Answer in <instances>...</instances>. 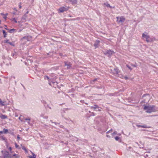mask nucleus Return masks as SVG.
<instances>
[{
  "label": "nucleus",
  "instance_id": "f257e3e1",
  "mask_svg": "<svg viewBox=\"0 0 158 158\" xmlns=\"http://www.w3.org/2000/svg\"><path fill=\"white\" fill-rule=\"evenodd\" d=\"M143 106H144L143 109L144 110H146V112L147 113H150L156 111L155 109V106L154 105L149 106L144 105Z\"/></svg>",
  "mask_w": 158,
  "mask_h": 158
},
{
  "label": "nucleus",
  "instance_id": "f03ea898",
  "mask_svg": "<svg viewBox=\"0 0 158 158\" xmlns=\"http://www.w3.org/2000/svg\"><path fill=\"white\" fill-rule=\"evenodd\" d=\"M1 152L3 154V157L0 156L1 158H11L12 157L11 155L9 154L8 152H4L3 151H2Z\"/></svg>",
  "mask_w": 158,
  "mask_h": 158
},
{
  "label": "nucleus",
  "instance_id": "7ed1b4c3",
  "mask_svg": "<svg viewBox=\"0 0 158 158\" xmlns=\"http://www.w3.org/2000/svg\"><path fill=\"white\" fill-rule=\"evenodd\" d=\"M142 37L145 38L146 39V41L147 42H151L153 41V39L150 37L148 35H145L144 33L142 34Z\"/></svg>",
  "mask_w": 158,
  "mask_h": 158
},
{
  "label": "nucleus",
  "instance_id": "20e7f679",
  "mask_svg": "<svg viewBox=\"0 0 158 158\" xmlns=\"http://www.w3.org/2000/svg\"><path fill=\"white\" fill-rule=\"evenodd\" d=\"M116 18L117 21L119 23H123L125 20V18L123 16L117 17Z\"/></svg>",
  "mask_w": 158,
  "mask_h": 158
},
{
  "label": "nucleus",
  "instance_id": "39448f33",
  "mask_svg": "<svg viewBox=\"0 0 158 158\" xmlns=\"http://www.w3.org/2000/svg\"><path fill=\"white\" fill-rule=\"evenodd\" d=\"M104 53L105 55H108V56H110L114 53V52L110 50H108L104 52Z\"/></svg>",
  "mask_w": 158,
  "mask_h": 158
},
{
  "label": "nucleus",
  "instance_id": "423d86ee",
  "mask_svg": "<svg viewBox=\"0 0 158 158\" xmlns=\"http://www.w3.org/2000/svg\"><path fill=\"white\" fill-rule=\"evenodd\" d=\"M64 66H67V69H69L71 68L72 64L70 62L65 61L64 62Z\"/></svg>",
  "mask_w": 158,
  "mask_h": 158
},
{
  "label": "nucleus",
  "instance_id": "0eeeda50",
  "mask_svg": "<svg viewBox=\"0 0 158 158\" xmlns=\"http://www.w3.org/2000/svg\"><path fill=\"white\" fill-rule=\"evenodd\" d=\"M68 9V8H65L64 7H60L59 9V10L60 11V12H63L64 11H66Z\"/></svg>",
  "mask_w": 158,
  "mask_h": 158
},
{
  "label": "nucleus",
  "instance_id": "6e6552de",
  "mask_svg": "<svg viewBox=\"0 0 158 158\" xmlns=\"http://www.w3.org/2000/svg\"><path fill=\"white\" fill-rule=\"evenodd\" d=\"M32 38L31 36H27L23 37L22 38V40L26 39L28 41H30L31 40Z\"/></svg>",
  "mask_w": 158,
  "mask_h": 158
},
{
  "label": "nucleus",
  "instance_id": "1a4fd4ad",
  "mask_svg": "<svg viewBox=\"0 0 158 158\" xmlns=\"http://www.w3.org/2000/svg\"><path fill=\"white\" fill-rule=\"evenodd\" d=\"M100 41L98 40H97L94 44V46L95 48H98L99 46V43Z\"/></svg>",
  "mask_w": 158,
  "mask_h": 158
},
{
  "label": "nucleus",
  "instance_id": "9d476101",
  "mask_svg": "<svg viewBox=\"0 0 158 158\" xmlns=\"http://www.w3.org/2000/svg\"><path fill=\"white\" fill-rule=\"evenodd\" d=\"M145 97H146V98L145 99L144 101H143L144 102L146 101V99H149L150 98L149 95L148 94H143L142 96V98H143Z\"/></svg>",
  "mask_w": 158,
  "mask_h": 158
},
{
  "label": "nucleus",
  "instance_id": "9b49d317",
  "mask_svg": "<svg viewBox=\"0 0 158 158\" xmlns=\"http://www.w3.org/2000/svg\"><path fill=\"white\" fill-rule=\"evenodd\" d=\"M0 117L2 119H4L7 118V116L6 115L1 114L0 115Z\"/></svg>",
  "mask_w": 158,
  "mask_h": 158
},
{
  "label": "nucleus",
  "instance_id": "f8f14e48",
  "mask_svg": "<svg viewBox=\"0 0 158 158\" xmlns=\"http://www.w3.org/2000/svg\"><path fill=\"white\" fill-rule=\"evenodd\" d=\"M137 127H142L143 128H147L148 127L146 125H137Z\"/></svg>",
  "mask_w": 158,
  "mask_h": 158
},
{
  "label": "nucleus",
  "instance_id": "ddd939ff",
  "mask_svg": "<svg viewBox=\"0 0 158 158\" xmlns=\"http://www.w3.org/2000/svg\"><path fill=\"white\" fill-rule=\"evenodd\" d=\"M0 14L2 15L3 16V18L4 19H6L7 18V15H8V14L7 13H6V14H4L2 13H1Z\"/></svg>",
  "mask_w": 158,
  "mask_h": 158
},
{
  "label": "nucleus",
  "instance_id": "4468645a",
  "mask_svg": "<svg viewBox=\"0 0 158 158\" xmlns=\"http://www.w3.org/2000/svg\"><path fill=\"white\" fill-rule=\"evenodd\" d=\"M73 4H76L77 3V0H71V1L70 2Z\"/></svg>",
  "mask_w": 158,
  "mask_h": 158
},
{
  "label": "nucleus",
  "instance_id": "2eb2a0df",
  "mask_svg": "<svg viewBox=\"0 0 158 158\" xmlns=\"http://www.w3.org/2000/svg\"><path fill=\"white\" fill-rule=\"evenodd\" d=\"M2 32H3V37L4 38L6 37V35H7V33L4 30H2Z\"/></svg>",
  "mask_w": 158,
  "mask_h": 158
},
{
  "label": "nucleus",
  "instance_id": "dca6fc26",
  "mask_svg": "<svg viewBox=\"0 0 158 158\" xmlns=\"http://www.w3.org/2000/svg\"><path fill=\"white\" fill-rule=\"evenodd\" d=\"M32 156H29V158H35L36 155L33 152H31Z\"/></svg>",
  "mask_w": 158,
  "mask_h": 158
},
{
  "label": "nucleus",
  "instance_id": "f3484780",
  "mask_svg": "<svg viewBox=\"0 0 158 158\" xmlns=\"http://www.w3.org/2000/svg\"><path fill=\"white\" fill-rule=\"evenodd\" d=\"M5 102L2 101L1 99L0 98V104L1 106H5V104H4Z\"/></svg>",
  "mask_w": 158,
  "mask_h": 158
},
{
  "label": "nucleus",
  "instance_id": "a211bd4d",
  "mask_svg": "<svg viewBox=\"0 0 158 158\" xmlns=\"http://www.w3.org/2000/svg\"><path fill=\"white\" fill-rule=\"evenodd\" d=\"M91 108L92 109H94V110H95L96 109L99 108V107L98 105H94V106H91Z\"/></svg>",
  "mask_w": 158,
  "mask_h": 158
},
{
  "label": "nucleus",
  "instance_id": "6ab92c4d",
  "mask_svg": "<svg viewBox=\"0 0 158 158\" xmlns=\"http://www.w3.org/2000/svg\"><path fill=\"white\" fill-rule=\"evenodd\" d=\"M16 30L15 29H11L10 30H9L8 31L10 33H12L14 32V31Z\"/></svg>",
  "mask_w": 158,
  "mask_h": 158
},
{
  "label": "nucleus",
  "instance_id": "aec40b11",
  "mask_svg": "<svg viewBox=\"0 0 158 158\" xmlns=\"http://www.w3.org/2000/svg\"><path fill=\"white\" fill-rule=\"evenodd\" d=\"M3 133H4V134H6L7 132H8V130L7 129H5V128H4L3 129Z\"/></svg>",
  "mask_w": 158,
  "mask_h": 158
},
{
  "label": "nucleus",
  "instance_id": "412c9836",
  "mask_svg": "<svg viewBox=\"0 0 158 158\" xmlns=\"http://www.w3.org/2000/svg\"><path fill=\"white\" fill-rule=\"evenodd\" d=\"M6 139V138L2 136H0V140H5Z\"/></svg>",
  "mask_w": 158,
  "mask_h": 158
},
{
  "label": "nucleus",
  "instance_id": "4be33fe9",
  "mask_svg": "<svg viewBox=\"0 0 158 158\" xmlns=\"http://www.w3.org/2000/svg\"><path fill=\"white\" fill-rule=\"evenodd\" d=\"M114 71L115 73L116 74H118V69L117 68H114Z\"/></svg>",
  "mask_w": 158,
  "mask_h": 158
},
{
  "label": "nucleus",
  "instance_id": "5701e85b",
  "mask_svg": "<svg viewBox=\"0 0 158 158\" xmlns=\"http://www.w3.org/2000/svg\"><path fill=\"white\" fill-rule=\"evenodd\" d=\"M27 17V15L26 14H25L22 18V19L25 20L26 18Z\"/></svg>",
  "mask_w": 158,
  "mask_h": 158
},
{
  "label": "nucleus",
  "instance_id": "b1692460",
  "mask_svg": "<svg viewBox=\"0 0 158 158\" xmlns=\"http://www.w3.org/2000/svg\"><path fill=\"white\" fill-rule=\"evenodd\" d=\"M9 40L6 39V40H4V43H8V44L9 43Z\"/></svg>",
  "mask_w": 158,
  "mask_h": 158
},
{
  "label": "nucleus",
  "instance_id": "393cba45",
  "mask_svg": "<svg viewBox=\"0 0 158 158\" xmlns=\"http://www.w3.org/2000/svg\"><path fill=\"white\" fill-rule=\"evenodd\" d=\"M22 148L26 152H27L26 148L25 147H24V146L23 147H22Z\"/></svg>",
  "mask_w": 158,
  "mask_h": 158
},
{
  "label": "nucleus",
  "instance_id": "a878e982",
  "mask_svg": "<svg viewBox=\"0 0 158 158\" xmlns=\"http://www.w3.org/2000/svg\"><path fill=\"white\" fill-rule=\"evenodd\" d=\"M8 44L11 45L13 46H15V44L13 42L12 43V42H9Z\"/></svg>",
  "mask_w": 158,
  "mask_h": 158
},
{
  "label": "nucleus",
  "instance_id": "bb28decb",
  "mask_svg": "<svg viewBox=\"0 0 158 158\" xmlns=\"http://www.w3.org/2000/svg\"><path fill=\"white\" fill-rule=\"evenodd\" d=\"M126 66L128 68V69H130L131 70H132V69L131 68L130 66L128 65L127 64Z\"/></svg>",
  "mask_w": 158,
  "mask_h": 158
},
{
  "label": "nucleus",
  "instance_id": "cd10ccee",
  "mask_svg": "<svg viewBox=\"0 0 158 158\" xmlns=\"http://www.w3.org/2000/svg\"><path fill=\"white\" fill-rule=\"evenodd\" d=\"M119 138H120V137L118 136H116L115 138V139L117 141H118V139H119Z\"/></svg>",
  "mask_w": 158,
  "mask_h": 158
},
{
  "label": "nucleus",
  "instance_id": "c85d7f7f",
  "mask_svg": "<svg viewBox=\"0 0 158 158\" xmlns=\"http://www.w3.org/2000/svg\"><path fill=\"white\" fill-rule=\"evenodd\" d=\"M21 2H20L19 3V9H21L22 8V6H21Z\"/></svg>",
  "mask_w": 158,
  "mask_h": 158
},
{
  "label": "nucleus",
  "instance_id": "c756f323",
  "mask_svg": "<svg viewBox=\"0 0 158 158\" xmlns=\"http://www.w3.org/2000/svg\"><path fill=\"white\" fill-rule=\"evenodd\" d=\"M18 155H16V154H14V155H13L12 156V157H13V156H15V157H16V158H18Z\"/></svg>",
  "mask_w": 158,
  "mask_h": 158
},
{
  "label": "nucleus",
  "instance_id": "7c9ffc66",
  "mask_svg": "<svg viewBox=\"0 0 158 158\" xmlns=\"http://www.w3.org/2000/svg\"><path fill=\"white\" fill-rule=\"evenodd\" d=\"M13 20L15 22V23H17V21L15 19V18H14L13 19Z\"/></svg>",
  "mask_w": 158,
  "mask_h": 158
},
{
  "label": "nucleus",
  "instance_id": "2f4dec72",
  "mask_svg": "<svg viewBox=\"0 0 158 158\" xmlns=\"http://www.w3.org/2000/svg\"><path fill=\"white\" fill-rule=\"evenodd\" d=\"M45 79H47V80H48L49 78L48 77V76H46L45 77Z\"/></svg>",
  "mask_w": 158,
  "mask_h": 158
},
{
  "label": "nucleus",
  "instance_id": "473e14b6",
  "mask_svg": "<svg viewBox=\"0 0 158 158\" xmlns=\"http://www.w3.org/2000/svg\"><path fill=\"white\" fill-rule=\"evenodd\" d=\"M106 6L107 7H109L110 8H112V7L109 4H108L107 5H106Z\"/></svg>",
  "mask_w": 158,
  "mask_h": 158
},
{
  "label": "nucleus",
  "instance_id": "72a5a7b5",
  "mask_svg": "<svg viewBox=\"0 0 158 158\" xmlns=\"http://www.w3.org/2000/svg\"><path fill=\"white\" fill-rule=\"evenodd\" d=\"M15 147H16V148H18L19 147V145H18L16 143H15Z\"/></svg>",
  "mask_w": 158,
  "mask_h": 158
},
{
  "label": "nucleus",
  "instance_id": "f704fd0d",
  "mask_svg": "<svg viewBox=\"0 0 158 158\" xmlns=\"http://www.w3.org/2000/svg\"><path fill=\"white\" fill-rule=\"evenodd\" d=\"M112 131V129H111V130H110L108 131H107L106 133L107 134L108 133H109L110 131Z\"/></svg>",
  "mask_w": 158,
  "mask_h": 158
},
{
  "label": "nucleus",
  "instance_id": "c9c22d12",
  "mask_svg": "<svg viewBox=\"0 0 158 158\" xmlns=\"http://www.w3.org/2000/svg\"><path fill=\"white\" fill-rule=\"evenodd\" d=\"M124 78L126 80H127L128 79V77L127 76H125L124 77Z\"/></svg>",
  "mask_w": 158,
  "mask_h": 158
},
{
  "label": "nucleus",
  "instance_id": "e433bc0d",
  "mask_svg": "<svg viewBox=\"0 0 158 158\" xmlns=\"http://www.w3.org/2000/svg\"><path fill=\"white\" fill-rule=\"evenodd\" d=\"M97 88L98 89L102 88H104V87H102V86H100V87H99V86H97Z\"/></svg>",
  "mask_w": 158,
  "mask_h": 158
},
{
  "label": "nucleus",
  "instance_id": "4c0bfd02",
  "mask_svg": "<svg viewBox=\"0 0 158 158\" xmlns=\"http://www.w3.org/2000/svg\"><path fill=\"white\" fill-rule=\"evenodd\" d=\"M117 134V132L116 131L112 133V135H115Z\"/></svg>",
  "mask_w": 158,
  "mask_h": 158
},
{
  "label": "nucleus",
  "instance_id": "58836bf2",
  "mask_svg": "<svg viewBox=\"0 0 158 158\" xmlns=\"http://www.w3.org/2000/svg\"><path fill=\"white\" fill-rule=\"evenodd\" d=\"M66 1L67 2H71V0H66Z\"/></svg>",
  "mask_w": 158,
  "mask_h": 158
},
{
  "label": "nucleus",
  "instance_id": "ea45409f",
  "mask_svg": "<svg viewBox=\"0 0 158 158\" xmlns=\"http://www.w3.org/2000/svg\"><path fill=\"white\" fill-rule=\"evenodd\" d=\"M131 65L134 67H136V66L135 64H131Z\"/></svg>",
  "mask_w": 158,
  "mask_h": 158
},
{
  "label": "nucleus",
  "instance_id": "a19ab883",
  "mask_svg": "<svg viewBox=\"0 0 158 158\" xmlns=\"http://www.w3.org/2000/svg\"><path fill=\"white\" fill-rule=\"evenodd\" d=\"M148 156L147 154H146L145 155V158H147V157H148Z\"/></svg>",
  "mask_w": 158,
  "mask_h": 158
},
{
  "label": "nucleus",
  "instance_id": "79ce46f5",
  "mask_svg": "<svg viewBox=\"0 0 158 158\" xmlns=\"http://www.w3.org/2000/svg\"><path fill=\"white\" fill-rule=\"evenodd\" d=\"M106 136L107 137H108L109 138H110V136L108 135H106Z\"/></svg>",
  "mask_w": 158,
  "mask_h": 158
},
{
  "label": "nucleus",
  "instance_id": "37998d69",
  "mask_svg": "<svg viewBox=\"0 0 158 158\" xmlns=\"http://www.w3.org/2000/svg\"><path fill=\"white\" fill-rule=\"evenodd\" d=\"M97 79H94L92 81L93 82H94L95 81H96L97 80Z\"/></svg>",
  "mask_w": 158,
  "mask_h": 158
},
{
  "label": "nucleus",
  "instance_id": "c03bdc74",
  "mask_svg": "<svg viewBox=\"0 0 158 158\" xmlns=\"http://www.w3.org/2000/svg\"><path fill=\"white\" fill-rule=\"evenodd\" d=\"M80 102L82 103H84V100H81L80 101Z\"/></svg>",
  "mask_w": 158,
  "mask_h": 158
},
{
  "label": "nucleus",
  "instance_id": "a18cd8bd",
  "mask_svg": "<svg viewBox=\"0 0 158 158\" xmlns=\"http://www.w3.org/2000/svg\"><path fill=\"white\" fill-rule=\"evenodd\" d=\"M17 138L18 139H19L20 138V137H19V135H18V136H17Z\"/></svg>",
  "mask_w": 158,
  "mask_h": 158
},
{
  "label": "nucleus",
  "instance_id": "49530a36",
  "mask_svg": "<svg viewBox=\"0 0 158 158\" xmlns=\"http://www.w3.org/2000/svg\"><path fill=\"white\" fill-rule=\"evenodd\" d=\"M9 150L10 151H11V150L12 148H11V147H10L9 148Z\"/></svg>",
  "mask_w": 158,
  "mask_h": 158
},
{
  "label": "nucleus",
  "instance_id": "de8ad7c7",
  "mask_svg": "<svg viewBox=\"0 0 158 158\" xmlns=\"http://www.w3.org/2000/svg\"><path fill=\"white\" fill-rule=\"evenodd\" d=\"M26 120H30V118H26Z\"/></svg>",
  "mask_w": 158,
  "mask_h": 158
},
{
  "label": "nucleus",
  "instance_id": "09e8293b",
  "mask_svg": "<svg viewBox=\"0 0 158 158\" xmlns=\"http://www.w3.org/2000/svg\"><path fill=\"white\" fill-rule=\"evenodd\" d=\"M14 10H15L16 11H17V9H16V8H14Z\"/></svg>",
  "mask_w": 158,
  "mask_h": 158
},
{
  "label": "nucleus",
  "instance_id": "8fccbe9b",
  "mask_svg": "<svg viewBox=\"0 0 158 158\" xmlns=\"http://www.w3.org/2000/svg\"><path fill=\"white\" fill-rule=\"evenodd\" d=\"M0 133H3V131H0Z\"/></svg>",
  "mask_w": 158,
  "mask_h": 158
},
{
  "label": "nucleus",
  "instance_id": "3c124183",
  "mask_svg": "<svg viewBox=\"0 0 158 158\" xmlns=\"http://www.w3.org/2000/svg\"><path fill=\"white\" fill-rule=\"evenodd\" d=\"M29 12V11H27L26 12V13L25 14H27Z\"/></svg>",
  "mask_w": 158,
  "mask_h": 158
},
{
  "label": "nucleus",
  "instance_id": "603ef678",
  "mask_svg": "<svg viewBox=\"0 0 158 158\" xmlns=\"http://www.w3.org/2000/svg\"><path fill=\"white\" fill-rule=\"evenodd\" d=\"M13 14L14 15H15V12H13Z\"/></svg>",
  "mask_w": 158,
  "mask_h": 158
},
{
  "label": "nucleus",
  "instance_id": "864d4df0",
  "mask_svg": "<svg viewBox=\"0 0 158 158\" xmlns=\"http://www.w3.org/2000/svg\"><path fill=\"white\" fill-rule=\"evenodd\" d=\"M104 5H106H106H107V4H106V3H104Z\"/></svg>",
  "mask_w": 158,
  "mask_h": 158
},
{
  "label": "nucleus",
  "instance_id": "5fc2aeb1",
  "mask_svg": "<svg viewBox=\"0 0 158 158\" xmlns=\"http://www.w3.org/2000/svg\"><path fill=\"white\" fill-rule=\"evenodd\" d=\"M55 123V124H58L57 123H55H55Z\"/></svg>",
  "mask_w": 158,
  "mask_h": 158
},
{
  "label": "nucleus",
  "instance_id": "6e6d98bb",
  "mask_svg": "<svg viewBox=\"0 0 158 158\" xmlns=\"http://www.w3.org/2000/svg\"><path fill=\"white\" fill-rule=\"evenodd\" d=\"M63 127H64L63 126H62V125H61V126L60 127L61 128H63Z\"/></svg>",
  "mask_w": 158,
  "mask_h": 158
},
{
  "label": "nucleus",
  "instance_id": "4d7b16f0",
  "mask_svg": "<svg viewBox=\"0 0 158 158\" xmlns=\"http://www.w3.org/2000/svg\"><path fill=\"white\" fill-rule=\"evenodd\" d=\"M75 138L77 139L76 141H78L77 138Z\"/></svg>",
  "mask_w": 158,
  "mask_h": 158
},
{
  "label": "nucleus",
  "instance_id": "13d9d810",
  "mask_svg": "<svg viewBox=\"0 0 158 158\" xmlns=\"http://www.w3.org/2000/svg\"><path fill=\"white\" fill-rule=\"evenodd\" d=\"M98 111H100L101 110L100 109H98Z\"/></svg>",
  "mask_w": 158,
  "mask_h": 158
},
{
  "label": "nucleus",
  "instance_id": "bf43d9fd",
  "mask_svg": "<svg viewBox=\"0 0 158 158\" xmlns=\"http://www.w3.org/2000/svg\"><path fill=\"white\" fill-rule=\"evenodd\" d=\"M5 29H6V30H9L8 29H7V28H5Z\"/></svg>",
  "mask_w": 158,
  "mask_h": 158
},
{
  "label": "nucleus",
  "instance_id": "052dcab7",
  "mask_svg": "<svg viewBox=\"0 0 158 158\" xmlns=\"http://www.w3.org/2000/svg\"><path fill=\"white\" fill-rule=\"evenodd\" d=\"M1 20H0V24H1Z\"/></svg>",
  "mask_w": 158,
  "mask_h": 158
},
{
  "label": "nucleus",
  "instance_id": "680f3d73",
  "mask_svg": "<svg viewBox=\"0 0 158 158\" xmlns=\"http://www.w3.org/2000/svg\"><path fill=\"white\" fill-rule=\"evenodd\" d=\"M48 158H50V157H49Z\"/></svg>",
  "mask_w": 158,
  "mask_h": 158
}]
</instances>
